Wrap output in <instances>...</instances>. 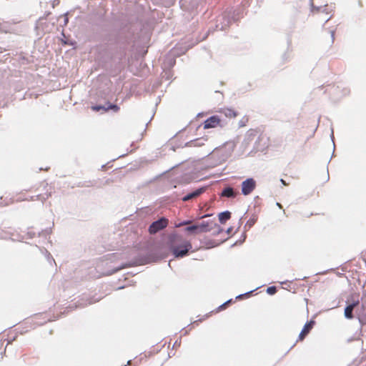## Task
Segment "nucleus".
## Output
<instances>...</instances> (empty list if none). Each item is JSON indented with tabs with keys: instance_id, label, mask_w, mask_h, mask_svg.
Here are the masks:
<instances>
[{
	"instance_id": "obj_1",
	"label": "nucleus",
	"mask_w": 366,
	"mask_h": 366,
	"mask_svg": "<svg viewBox=\"0 0 366 366\" xmlns=\"http://www.w3.org/2000/svg\"><path fill=\"white\" fill-rule=\"evenodd\" d=\"M169 249L175 257L186 256L192 246L189 241L184 239L181 235L174 234L169 236Z\"/></svg>"
},
{
	"instance_id": "obj_2",
	"label": "nucleus",
	"mask_w": 366,
	"mask_h": 366,
	"mask_svg": "<svg viewBox=\"0 0 366 366\" xmlns=\"http://www.w3.org/2000/svg\"><path fill=\"white\" fill-rule=\"evenodd\" d=\"M332 9L328 5L315 7L311 10V19L313 21L327 22L332 16Z\"/></svg>"
},
{
	"instance_id": "obj_3",
	"label": "nucleus",
	"mask_w": 366,
	"mask_h": 366,
	"mask_svg": "<svg viewBox=\"0 0 366 366\" xmlns=\"http://www.w3.org/2000/svg\"><path fill=\"white\" fill-rule=\"evenodd\" d=\"M169 224L168 219L162 217L159 219L152 222L149 227V232L152 234H156L159 231L166 228Z\"/></svg>"
},
{
	"instance_id": "obj_4",
	"label": "nucleus",
	"mask_w": 366,
	"mask_h": 366,
	"mask_svg": "<svg viewBox=\"0 0 366 366\" xmlns=\"http://www.w3.org/2000/svg\"><path fill=\"white\" fill-rule=\"evenodd\" d=\"M40 187H41V189L44 191V192H41L37 194L36 199L44 202L51 196V194L54 192V187L46 182L41 183Z\"/></svg>"
},
{
	"instance_id": "obj_5",
	"label": "nucleus",
	"mask_w": 366,
	"mask_h": 366,
	"mask_svg": "<svg viewBox=\"0 0 366 366\" xmlns=\"http://www.w3.org/2000/svg\"><path fill=\"white\" fill-rule=\"evenodd\" d=\"M197 227V230L199 234L205 233L211 231L214 228H217L218 229V232L222 229L219 228V225L217 224L213 221H207V222H202L199 224H196Z\"/></svg>"
},
{
	"instance_id": "obj_6",
	"label": "nucleus",
	"mask_w": 366,
	"mask_h": 366,
	"mask_svg": "<svg viewBox=\"0 0 366 366\" xmlns=\"http://www.w3.org/2000/svg\"><path fill=\"white\" fill-rule=\"evenodd\" d=\"M256 187V182L252 178H248L242 183V193L244 195L250 194Z\"/></svg>"
},
{
	"instance_id": "obj_7",
	"label": "nucleus",
	"mask_w": 366,
	"mask_h": 366,
	"mask_svg": "<svg viewBox=\"0 0 366 366\" xmlns=\"http://www.w3.org/2000/svg\"><path fill=\"white\" fill-rule=\"evenodd\" d=\"M221 119L218 116H212L208 118L204 122V129H207L210 128H216L218 126H220Z\"/></svg>"
},
{
	"instance_id": "obj_8",
	"label": "nucleus",
	"mask_w": 366,
	"mask_h": 366,
	"mask_svg": "<svg viewBox=\"0 0 366 366\" xmlns=\"http://www.w3.org/2000/svg\"><path fill=\"white\" fill-rule=\"evenodd\" d=\"M314 325H315V321H313V320H311V321L307 322L305 325L301 332L300 333L298 340L300 341H302L305 339V337L310 333V332L312 329Z\"/></svg>"
},
{
	"instance_id": "obj_9",
	"label": "nucleus",
	"mask_w": 366,
	"mask_h": 366,
	"mask_svg": "<svg viewBox=\"0 0 366 366\" xmlns=\"http://www.w3.org/2000/svg\"><path fill=\"white\" fill-rule=\"evenodd\" d=\"M92 109L94 112H99L100 110H104V112H107L110 109L117 112L119 110V107L116 104H108L107 107L105 106H92Z\"/></svg>"
},
{
	"instance_id": "obj_10",
	"label": "nucleus",
	"mask_w": 366,
	"mask_h": 366,
	"mask_svg": "<svg viewBox=\"0 0 366 366\" xmlns=\"http://www.w3.org/2000/svg\"><path fill=\"white\" fill-rule=\"evenodd\" d=\"M204 191V189L203 188L197 189L194 192H192L185 195L184 197H183L182 200L184 202H187L192 199L196 198L198 196H199L202 193H203Z\"/></svg>"
},
{
	"instance_id": "obj_11",
	"label": "nucleus",
	"mask_w": 366,
	"mask_h": 366,
	"mask_svg": "<svg viewBox=\"0 0 366 366\" xmlns=\"http://www.w3.org/2000/svg\"><path fill=\"white\" fill-rule=\"evenodd\" d=\"M237 194V193L234 191L233 188L226 187L222 190L221 196L226 197H235Z\"/></svg>"
},
{
	"instance_id": "obj_12",
	"label": "nucleus",
	"mask_w": 366,
	"mask_h": 366,
	"mask_svg": "<svg viewBox=\"0 0 366 366\" xmlns=\"http://www.w3.org/2000/svg\"><path fill=\"white\" fill-rule=\"evenodd\" d=\"M358 304V302H355V303H352L350 305H348L347 307H346V308L345 309V316L347 318V319H352L353 318V315H352V311L354 310V307Z\"/></svg>"
},
{
	"instance_id": "obj_13",
	"label": "nucleus",
	"mask_w": 366,
	"mask_h": 366,
	"mask_svg": "<svg viewBox=\"0 0 366 366\" xmlns=\"http://www.w3.org/2000/svg\"><path fill=\"white\" fill-rule=\"evenodd\" d=\"M219 220L221 224H225L231 218V212L229 211L223 212L219 214Z\"/></svg>"
},
{
	"instance_id": "obj_14",
	"label": "nucleus",
	"mask_w": 366,
	"mask_h": 366,
	"mask_svg": "<svg viewBox=\"0 0 366 366\" xmlns=\"http://www.w3.org/2000/svg\"><path fill=\"white\" fill-rule=\"evenodd\" d=\"M222 112L229 118H234L237 117V113L232 109L225 108L222 110Z\"/></svg>"
},
{
	"instance_id": "obj_15",
	"label": "nucleus",
	"mask_w": 366,
	"mask_h": 366,
	"mask_svg": "<svg viewBox=\"0 0 366 366\" xmlns=\"http://www.w3.org/2000/svg\"><path fill=\"white\" fill-rule=\"evenodd\" d=\"M184 231L187 233L192 234H198V230L197 224H192L189 225L187 227L184 228Z\"/></svg>"
},
{
	"instance_id": "obj_16",
	"label": "nucleus",
	"mask_w": 366,
	"mask_h": 366,
	"mask_svg": "<svg viewBox=\"0 0 366 366\" xmlns=\"http://www.w3.org/2000/svg\"><path fill=\"white\" fill-rule=\"evenodd\" d=\"M191 221H183V222H181L179 223H176L175 224V227H181L182 226H186V225H189L191 224Z\"/></svg>"
},
{
	"instance_id": "obj_17",
	"label": "nucleus",
	"mask_w": 366,
	"mask_h": 366,
	"mask_svg": "<svg viewBox=\"0 0 366 366\" xmlns=\"http://www.w3.org/2000/svg\"><path fill=\"white\" fill-rule=\"evenodd\" d=\"M277 292V289L274 286H272V287H269L267 289V292L269 294V295H274Z\"/></svg>"
},
{
	"instance_id": "obj_18",
	"label": "nucleus",
	"mask_w": 366,
	"mask_h": 366,
	"mask_svg": "<svg viewBox=\"0 0 366 366\" xmlns=\"http://www.w3.org/2000/svg\"><path fill=\"white\" fill-rule=\"evenodd\" d=\"M199 142V139H195L194 141H191L190 144L193 145V146H201V145L204 144L203 142L200 143Z\"/></svg>"
},
{
	"instance_id": "obj_19",
	"label": "nucleus",
	"mask_w": 366,
	"mask_h": 366,
	"mask_svg": "<svg viewBox=\"0 0 366 366\" xmlns=\"http://www.w3.org/2000/svg\"><path fill=\"white\" fill-rule=\"evenodd\" d=\"M330 42L332 44L335 40V31L334 30L330 31Z\"/></svg>"
},
{
	"instance_id": "obj_20",
	"label": "nucleus",
	"mask_w": 366,
	"mask_h": 366,
	"mask_svg": "<svg viewBox=\"0 0 366 366\" xmlns=\"http://www.w3.org/2000/svg\"><path fill=\"white\" fill-rule=\"evenodd\" d=\"M280 181H281L282 184H284L285 186H287L288 185V184L286 183V182L284 179H282Z\"/></svg>"
},
{
	"instance_id": "obj_21",
	"label": "nucleus",
	"mask_w": 366,
	"mask_h": 366,
	"mask_svg": "<svg viewBox=\"0 0 366 366\" xmlns=\"http://www.w3.org/2000/svg\"><path fill=\"white\" fill-rule=\"evenodd\" d=\"M315 129L314 128H313V129H312V130L310 131V137H311V136H312V135L314 134V133H315Z\"/></svg>"
},
{
	"instance_id": "obj_22",
	"label": "nucleus",
	"mask_w": 366,
	"mask_h": 366,
	"mask_svg": "<svg viewBox=\"0 0 366 366\" xmlns=\"http://www.w3.org/2000/svg\"><path fill=\"white\" fill-rule=\"evenodd\" d=\"M227 304V302H226V303H224V304L220 306V307H221V308H224V307H225V305H226Z\"/></svg>"
}]
</instances>
